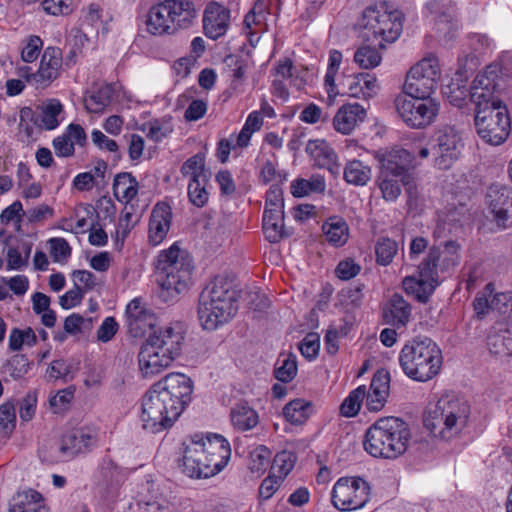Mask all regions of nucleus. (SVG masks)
<instances>
[{
    "mask_svg": "<svg viewBox=\"0 0 512 512\" xmlns=\"http://www.w3.org/2000/svg\"><path fill=\"white\" fill-rule=\"evenodd\" d=\"M271 451L260 445L250 452L248 467L253 473H263L270 465Z\"/></svg>",
    "mask_w": 512,
    "mask_h": 512,
    "instance_id": "3c124183",
    "label": "nucleus"
},
{
    "mask_svg": "<svg viewBox=\"0 0 512 512\" xmlns=\"http://www.w3.org/2000/svg\"><path fill=\"white\" fill-rule=\"evenodd\" d=\"M43 46V42L39 36H30L28 43L22 49L21 57L24 62L31 63L35 61L39 54L40 50Z\"/></svg>",
    "mask_w": 512,
    "mask_h": 512,
    "instance_id": "0e129e2a",
    "label": "nucleus"
},
{
    "mask_svg": "<svg viewBox=\"0 0 512 512\" xmlns=\"http://www.w3.org/2000/svg\"><path fill=\"white\" fill-rule=\"evenodd\" d=\"M411 319V305L395 293L383 308V320L395 328H405Z\"/></svg>",
    "mask_w": 512,
    "mask_h": 512,
    "instance_id": "c756f323",
    "label": "nucleus"
},
{
    "mask_svg": "<svg viewBox=\"0 0 512 512\" xmlns=\"http://www.w3.org/2000/svg\"><path fill=\"white\" fill-rule=\"evenodd\" d=\"M361 271V266L353 259L347 258L338 263L335 268V275L341 280H350L356 277Z\"/></svg>",
    "mask_w": 512,
    "mask_h": 512,
    "instance_id": "13d9d810",
    "label": "nucleus"
},
{
    "mask_svg": "<svg viewBox=\"0 0 512 512\" xmlns=\"http://www.w3.org/2000/svg\"><path fill=\"white\" fill-rule=\"evenodd\" d=\"M474 124L478 136L493 146L505 142L511 130L507 109L501 104L475 107Z\"/></svg>",
    "mask_w": 512,
    "mask_h": 512,
    "instance_id": "9d476101",
    "label": "nucleus"
},
{
    "mask_svg": "<svg viewBox=\"0 0 512 512\" xmlns=\"http://www.w3.org/2000/svg\"><path fill=\"white\" fill-rule=\"evenodd\" d=\"M9 512H49V509L41 493L28 489L13 497Z\"/></svg>",
    "mask_w": 512,
    "mask_h": 512,
    "instance_id": "2f4dec72",
    "label": "nucleus"
},
{
    "mask_svg": "<svg viewBox=\"0 0 512 512\" xmlns=\"http://www.w3.org/2000/svg\"><path fill=\"white\" fill-rule=\"evenodd\" d=\"M24 215L25 212L23 210L22 203L20 201H15L2 211L0 221L5 225L14 222L16 224V229L19 230L21 227L22 217Z\"/></svg>",
    "mask_w": 512,
    "mask_h": 512,
    "instance_id": "6e6d98bb",
    "label": "nucleus"
},
{
    "mask_svg": "<svg viewBox=\"0 0 512 512\" xmlns=\"http://www.w3.org/2000/svg\"><path fill=\"white\" fill-rule=\"evenodd\" d=\"M172 221V212L168 204L158 203L154 206L148 229V240L153 246H157L166 238Z\"/></svg>",
    "mask_w": 512,
    "mask_h": 512,
    "instance_id": "a878e982",
    "label": "nucleus"
},
{
    "mask_svg": "<svg viewBox=\"0 0 512 512\" xmlns=\"http://www.w3.org/2000/svg\"><path fill=\"white\" fill-rule=\"evenodd\" d=\"M371 487L361 477H341L333 486L331 500L340 511L357 510L366 505L370 499Z\"/></svg>",
    "mask_w": 512,
    "mask_h": 512,
    "instance_id": "ddd939ff",
    "label": "nucleus"
},
{
    "mask_svg": "<svg viewBox=\"0 0 512 512\" xmlns=\"http://www.w3.org/2000/svg\"><path fill=\"white\" fill-rule=\"evenodd\" d=\"M31 365L32 362L24 354H15L1 366V373L13 380H20L30 371Z\"/></svg>",
    "mask_w": 512,
    "mask_h": 512,
    "instance_id": "58836bf2",
    "label": "nucleus"
},
{
    "mask_svg": "<svg viewBox=\"0 0 512 512\" xmlns=\"http://www.w3.org/2000/svg\"><path fill=\"white\" fill-rule=\"evenodd\" d=\"M441 78L439 60L428 56L410 68L403 91L407 96H430L435 92Z\"/></svg>",
    "mask_w": 512,
    "mask_h": 512,
    "instance_id": "f8f14e48",
    "label": "nucleus"
},
{
    "mask_svg": "<svg viewBox=\"0 0 512 512\" xmlns=\"http://www.w3.org/2000/svg\"><path fill=\"white\" fill-rule=\"evenodd\" d=\"M230 22V11L224 6L212 2L209 3L203 15V29L205 35L217 40L227 32Z\"/></svg>",
    "mask_w": 512,
    "mask_h": 512,
    "instance_id": "5701e85b",
    "label": "nucleus"
},
{
    "mask_svg": "<svg viewBox=\"0 0 512 512\" xmlns=\"http://www.w3.org/2000/svg\"><path fill=\"white\" fill-rule=\"evenodd\" d=\"M155 315L144 308L138 299L132 300L126 307V325L133 337L143 336L148 329H155Z\"/></svg>",
    "mask_w": 512,
    "mask_h": 512,
    "instance_id": "b1692460",
    "label": "nucleus"
},
{
    "mask_svg": "<svg viewBox=\"0 0 512 512\" xmlns=\"http://www.w3.org/2000/svg\"><path fill=\"white\" fill-rule=\"evenodd\" d=\"M94 441V437L88 431L82 428L73 429L63 435L59 450L64 459H72L80 453L89 451Z\"/></svg>",
    "mask_w": 512,
    "mask_h": 512,
    "instance_id": "c85d7f7f",
    "label": "nucleus"
},
{
    "mask_svg": "<svg viewBox=\"0 0 512 512\" xmlns=\"http://www.w3.org/2000/svg\"><path fill=\"white\" fill-rule=\"evenodd\" d=\"M366 396V387L361 385L352 390L340 406V413L344 417H354L358 414L361 402Z\"/></svg>",
    "mask_w": 512,
    "mask_h": 512,
    "instance_id": "de8ad7c7",
    "label": "nucleus"
},
{
    "mask_svg": "<svg viewBox=\"0 0 512 512\" xmlns=\"http://www.w3.org/2000/svg\"><path fill=\"white\" fill-rule=\"evenodd\" d=\"M63 118V105L58 99L51 98L36 106L35 109L23 107L20 110V127L24 122L31 121L39 129L51 131L60 125Z\"/></svg>",
    "mask_w": 512,
    "mask_h": 512,
    "instance_id": "dca6fc26",
    "label": "nucleus"
},
{
    "mask_svg": "<svg viewBox=\"0 0 512 512\" xmlns=\"http://www.w3.org/2000/svg\"><path fill=\"white\" fill-rule=\"evenodd\" d=\"M370 43L359 47L354 53V61L363 69H372L378 66L381 62V55L379 51Z\"/></svg>",
    "mask_w": 512,
    "mask_h": 512,
    "instance_id": "49530a36",
    "label": "nucleus"
},
{
    "mask_svg": "<svg viewBox=\"0 0 512 512\" xmlns=\"http://www.w3.org/2000/svg\"><path fill=\"white\" fill-rule=\"evenodd\" d=\"M72 0H43V10L51 15H67L72 11Z\"/></svg>",
    "mask_w": 512,
    "mask_h": 512,
    "instance_id": "052dcab7",
    "label": "nucleus"
},
{
    "mask_svg": "<svg viewBox=\"0 0 512 512\" xmlns=\"http://www.w3.org/2000/svg\"><path fill=\"white\" fill-rule=\"evenodd\" d=\"M169 17L170 25L175 34L180 30L191 27L197 18L198 10L190 0H164L162 1Z\"/></svg>",
    "mask_w": 512,
    "mask_h": 512,
    "instance_id": "4be33fe9",
    "label": "nucleus"
},
{
    "mask_svg": "<svg viewBox=\"0 0 512 512\" xmlns=\"http://www.w3.org/2000/svg\"><path fill=\"white\" fill-rule=\"evenodd\" d=\"M168 18L163 2L152 5L145 20L147 32L159 37L175 35Z\"/></svg>",
    "mask_w": 512,
    "mask_h": 512,
    "instance_id": "7c9ffc66",
    "label": "nucleus"
},
{
    "mask_svg": "<svg viewBox=\"0 0 512 512\" xmlns=\"http://www.w3.org/2000/svg\"><path fill=\"white\" fill-rule=\"evenodd\" d=\"M100 474L104 484L108 487L117 486L126 478L125 471L110 458H104L102 460Z\"/></svg>",
    "mask_w": 512,
    "mask_h": 512,
    "instance_id": "a18cd8bd",
    "label": "nucleus"
},
{
    "mask_svg": "<svg viewBox=\"0 0 512 512\" xmlns=\"http://www.w3.org/2000/svg\"><path fill=\"white\" fill-rule=\"evenodd\" d=\"M84 290L77 283L59 298V304L63 309H71L79 305L83 299Z\"/></svg>",
    "mask_w": 512,
    "mask_h": 512,
    "instance_id": "680f3d73",
    "label": "nucleus"
},
{
    "mask_svg": "<svg viewBox=\"0 0 512 512\" xmlns=\"http://www.w3.org/2000/svg\"><path fill=\"white\" fill-rule=\"evenodd\" d=\"M294 456L292 453L287 451L279 452L275 455L272 469L279 473L278 477L283 479L294 467Z\"/></svg>",
    "mask_w": 512,
    "mask_h": 512,
    "instance_id": "4d7b16f0",
    "label": "nucleus"
},
{
    "mask_svg": "<svg viewBox=\"0 0 512 512\" xmlns=\"http://www.w3.org/2000/svg\"><path fill=\"white\" fill-rule=\"evenodd\" d=\"M398 250L396 241L389 238H380L375 246L376 261L382 266L389 265Z\"/></svg>",
    "mask_w": 512,
    "mask_h": 512,
    "instance_id": "8fccbe9b",
    "label": "nucleus"
},
{
    "mask_svg": "<svg viewBox=\"0 0 512 512\" xmlns=\"http://www.w3.org/2000/svg\"><path fill=\"white\" fill-rule=\"evenodd\" d=\"M376 182L385 201L394 202L401 195L403 184L400 177L378 174Z\"/></svg>",
    "mask_w": 512,
    "mask_h": 512,
    "instance_id": "c03bdc74",
    "label": "nucleus"
},
{
    "mask_svg": "<svg viewBox=\"0 0 512 512\" xmlns=\"http://www.w3.org/2000/svg\"><path fill=\"white\" fill-rule=\"evenodd\" d=\"M156 269L164 301H173L179 294L188 291L194 265L189 253L177 243L159 253Z\"/></svg>",
    "mask_w": 512,
    "mask_h": 512,
    "instance_id": "423d86ee",
    "label": "nucleus"
},
{
    "mask_svg": "<svg viewBox=\"0 0 512 512\" xmlns=\"http://www.w3.org/2000/svg\"><path fill=\"white\" fill-rule=\"evenodd\" d=\"M16 415L15 408L10 403H4L0 406V429L4 431L12 430L15 427Z\"/></svg>",
    "mask_w": 512,
    "mask_h": 512,
    "instance_id": "774afa93",
    "label": "nucleus"
},
{
    "mask_svg": "<svg viewBox=\"0 0 512 512\" xmlns=\"http://www.w3.org/2000/svg\"><path fill=\"white\" fill-rule=\"evenodd\" d=\"M470 412V405L465 399L441 397L427 411L424 417V426L433 437L450 441L466 427Z\"/></svg>",
    "mask_w": 512,
    "mask_h": 512,
    "instance_id": "6e6552de",
    "label": "nucleus"
},
{
    "mask_svg": "<svg viewBox=\"0 0 512 512\" xmlns=\"http://www.w3.org/2000/svg\"><path fill=\"white\" fill-rule=\"evenodd\" d=\"M399 364L410 379L426 382L434 378L442 365V352L427 336H416L405 343L399 353Z\"/></svg>",
    "mask_w": 512,
    "mask_h": 512,
    "instance_id": "0eeeda50",
    "label": "nucleus"
},
{
    "mask_svg": "<svg viewBox=\"0 0 512 512\" xmlns=\"http://www.w3.org/2000/svg\"><path fill=\"white\" fill-rule=\"evenodd\" d=\"M426 15L434 21L439 36L450 41L459 29L456 9L450 2L431 0L425 5Z\"/></svg>",
    "mask_w": 512,
    "mask_h": 512,
    "instance_id": "a211bd4d",
    "label": "nucleus"
},
{
    "mask_svg": "<svg viewBox=\"0 0 512 512\" xmlns=\"http://www.w3.org/2000/svg\"><path fill=\"white\" fill-rule=\"evenodd\" d=\"M119 328L114 317H107L97 330V339L103 343L109 342L117 333Z\"/></svg>",
    "mask_w": 512,
    "mask_h": 512,
    "instance_id": "69168bd1",
    "label": "nucleus"
},
{
    "mask_svg": "<svg viewBox=\"0 0 512 512\" xmlns=\"http://www.w3.org/2000/svg\"><path fill=\"white\" fill-rule=\"evenodd\" d=\"M236 292L226 275L215 276L199 296L198 319L205 330L213 331L235 315Z\"/></svg>",
    "mask_w": 512,
    "mask_h": 512,
    "instance_id": "20e7f679",
    "label": "nucleus"
},
{
    "mask_svg": "<svg viewBox=\"0 0 512 512\" xmlns=\"http://www.w3.org/2000/svg\"><path fill=\"white\" fill-rule=\"evenodd\" d=\"M231 423L238 431H248L256 427L259 416L247 403L236 404L230 412Z\"/></svg>",
    "mask_w": 512,
    "mask_h": 512,
    "instance_id": "473e14b6",
    "label": "nucleus"
},
{
    "mask_svg": "<svg viewBox=\"0 0 512 512\" xmlns=\"http://www.w3.org/2000/svg\"><path fill=\"white\" fill-rule=\"evenodd\" d=\"M114 196L122 202H130L138 193V182L128 172H122L115 176L113 183Z\"/></svg>",
    "mask_w": 512,
    "mask_h": 512,
    "instance_id": "f704fd0d",
    "label": "nucleus"
},
{
    "mask_svg": "<svg viewBox=\"0 0 512 512\" xmlns=\"http://www.w3.org/2000/svg\"><path fill=\"white\" fill-rule=\"evenodd\" d=\"M310 403L303 399H294L283 408V415L291 424H303L309 417Z\"/></svg>",
    "mask_w": 512,
    "mask_h": 512,
    "instance_id": "37998d69",
    "label": "nucleus"
},
{
    "mask_svg": "<svg viewBox=\"0 0 512 512\" xmlns=\"http://www.w3.org/2000/svg\"><path fill=\"white\" fill-rule=\"evenodd\" d=\"M208 181H201V179H190L188 184V197L190 202L197 206L203 207L209 198V193L206 190Z\"/></svg>",
    "mask_w": 512,
    "mask_h": 512,
    "instance_id": "603ef678",
    "label": "nucleus"
},
{
    "mask_svg": "<svg viewBox=\"0 0 512 512\" xmlns=\"http://www.w3.org/2000/svg\"><path fill=\"white\" fill-rule=\"evenodd\" d=\"M344 180L354 186H365L372 177V170L369 165L354 159L349 161L343 170Z\"/></svg>",
    "mask_w": 512,
    "mask_h": 512,
    "instance_id": "e433bc0d",
    "label": "nucleus"
},
{
    "mask_svg": "<svg viewBox=\"0 0 512 512\" xmlns=\"http://www.w3.org/2000/svg\"><path fill=\"white\" fill-rule=\"evenodd\" d=\"M283 207V190L279 185L273 184L266 193L265 208L283 210Z\"/></svg>",
    "mask_w": 512,
    "mask_h": 512,
    "instance_id": "338daca9",
    "label": "nucleus"
},
{
    "mask_svg": "<svg viewBox=\"0 0 512 512\" xmlns=\"http://www.w3.org/2000/svg\"><path fill=\"white\" fill-rule=\"evenodd\" d=\"M193 381L172 372L154 383L142 399L141 421L144 430L159 433L173 426L191 401Z\"/></svg>",
    "mask_w": 512,
    "mask_h": 512,
    "instance_id": "f257e3e1",
    "label": "nucleus"
},
{
    "mask_svg": "<svg viewBox=\"0 0 512 512\" xmlns=\"http://www.w3.org/2000/svg\"><path fill=\"white\" fill-rule=\"evenodd\" d=\"M297 371L296 356L293 353L282 354L275 364L274 376L282 383H289L295 378Z\"/></svg>",
    "mask_w": 512,
    "mask_h": 512,
    "instance_id": "79ce46f5",
    "label": "nucleus"
},
{
    "mask_svg": "<svg viewBox=\"0 0 512 512\" xmlns=\"http://www.w3.org/2000/svg\"><path fill=\"white\" fill-rule=\"evenodd\" d=\"M326 240L335 247L343 246L349 237V227L344 219L330 217L322 226Z\"/></svg>",
    "mask_w": 512,
    "mask_h": 512,
    "instance_id": "72a5a7b5",
    "label": "nucleus"
},
{
    "mask_svg": "<svg viewBox=\"0 0 512 512\" xmlns=\"http://www.w3.org/2000/svg\"><path fill=\"white\" fill-rule=\"evenodd\" d=\"M181 174L191 179H201V181H209L211 173L205 169V156L197 153L188 158L181 166Z\"/></svg>",
    "mask_w": 512,
    "mask_h": 512,
    "instance_id": "ea45409f",
    "label": "nucleus"
},
{
    "mask_svg": "<svg viewBox=\"0 0 512 512\" xmlns=\"http://www.w3.org/2000/svg\"><path fill=\"white\" fill-rule=\"evenodd\" d=\"M49 244L50 254L54 262H65L71 256L72 249L66 239L51 238Z\"/></svg>",
    "mask_w": 512,
    "mask_h": 512,
    "instance_id": "864d4df0",
    "label": "nucleus"
},
{
    "mask_svg": "<svg viewBox=\"0 0 512 512\" xmlns=\"http://www.w3.org/2000/svg\"><path fill=\"white\" fill-rule=\"evenodd\" d=\"M74 397V390L65 388L49 399V403L54 413H61L67 409L68 405Z\"/></svg>",
    "mask_w": 512,
    "mask_h": 512,
    "instance_id": "bf43d9fd",
    "label": "nucleus"
},
{
    "mask_svg": "<svg viewBox=\"0 0 512 512\" xmlns=\"http://www.w3.org/2000/svg\"><path fill=\"white\" fill-rule=\"evenodd\" d=\"M186 329L182 322H172L154 329L147 338L176 358L182 354Z\"/></svg>",
    "mask_w": 512,
    "mask_h": 512,
    "instance_id": "aec40b11",
    "label": "nucleus"
},
{
    "mask_svg": "<svg viewBox=\"0 0 512 512\" xmlns=\"http://www.w3.org/2000/svg\"><path fill=\"white\" fill-rule=\"evenodd\" d=\"M37 396L35 392H28L26 396L20 401L19 415L21 420L30 421L36 411Z\"/></svg>",
    "mask_w": 512,
    "mask_h": 512,
    "instance_id": "e2e57ef3",
    "label": "nucleus"
},
{
    "mask_svg": "<svg viewBox=\"0 0 512 512\" xmlns=\"http://www.w3.org/2000/svg\"><path fill=\"white\" fill-rule=\"evenodd\" d=\"M409 425L397 417H384L371 425L364 436L365 451L375 458L396 459L403 455L410 442Z\"/></svg>",
    "mask_w": 512,
    "mask_h": 512,
    "instance_id": "39448f33",
    "label": "nucleus"
},
{
    "mask_svg": "<svg viewBox=\"0 0 512 512\" xmlns=\"http://www.w3.org/2000/svg\"><path fill=\"white\" fill-rule=\"evenodd\" d=\"M365 118L366 110L363 106L358 103L344 104L333 118V127L337 132L349 135Z\"/></svg>",
    "mask_w": 512,
    "mask_h": 512,
    "instance_id": "cd10ccee",
    "label": "nucleus"
},
{
    "mask_svg": "<svg viewBox=\"0 0 512 512\" xmlns=\"http://www.w3.org/2000/svg\"><path fill=\"white\" fill-rule=\"evenodd\" d=\"M500 74V65L490 64L483 72L476 76L469 93L475 107L501 104L496 95L501 86Z\"/></svg>",
    "mask_w": 512,
    "mask_h": 512,
    "instance_id": "2eb2a0df",
    "label": "nucleus"
},
{
    "mask_svg": "<svg viewBox=\"0 0 512 512\" xmlns=\"http://www.w3.org/2000/svg\"><path fill=\"white\" fill-rule=\"evenodd\" d=\"M458 248L454 241H448L443 252L437 247L430 248L427 257L418 266L417 274L403 279L402 286L405 292L418 302L426 303L439 285L438 269L448 270L458 264Z\"/></svg>",
    "mask_w": 512,
    "mask_h": 512,
    "instance_id": "f03ea898",
    "label": "nucleus"
},
{
    "mask_svg": "<svg viewBox=\"0 0 512 512\" xmlns=\"http://www.w3.org/2000/svg\"><path fill=\"white\" fill-rule=\"evenodd\" d=\"M306 153L314 161V165L326 169L333 177H338L341 172V164L335 150L323 139L309 140Z\"/></svg>",
    "mask_w": 512,
    "mask_h": 512,
    "instance_id": "412c9836",
    "label": "nucleus"
},
{
    "mask_svg": "<svg viewBox=\"0 0 512 512\" xmlns=\"http://www.w3.org/2000/svg\"><path fill=\"white\" fill-rule=\"evenodd\" d=\"M390 391V375L385 370L374 374L370 389L366 392V407L371 412L380 411L386 404Z\"/></svg>",
    "mask_w": 512,
    "mask_h": 512,
    "instance_id": "bb28decb",
    "label": "nucleus"
},
{
    "mask_svg": "<svg viewBox=\"0 0 512 512\" xmlns=\"http://www.w3.org/2000/svg\"><path fill=\"white\" fill-rule=\"evenodd\" d=\"M320 337L317 333H308L299 343V350L307 360H314L319 353Z\"/></svg>",
    "mask_w": 512,
    "mask_h": 512,
    "instance_id": "5fc2aeb1",
    "label": "nucleus"
},
{
    "mask_svg": "<svg viewBox=\"0 0 512 512\" xmlns=\"http://www.w3.org/2000/svg\"><path fill=\"white\" fill-rule=\"evenodd\" d=\"M487 347L491 354L497 356L512 355V334L507 329L491 332L487 337Z\"/></svg>",
    "mask_w": 512,
    "mask_h": 512,
    "instance_id": "4c0bfd02",
    "label": "nucleus"
},
{
    "mask_svg": "<svg viewBox=\"0 0 512 512\" xmlns=\"http://www.w3.org/2000/svg\"><path fill=\"white\" fill-rule=\"evenodd\" d=\"M177 358L149 338L143 342L138 353L139 369L143 376L151 377L172 365Z\"/></svg>",
    "mask_w": 512,
    "mask_h": 512,
    "instance_id": "f3484780",
    "label": "nucleus"
},
{
    "mask_svg": "<svg viewBox=\"0 0 512 512\" xmlns=\"http://www.w3.org/2000/svg\"><path fill=\"white\" fill-rule=\"evenodd\" d=\"M326 182L322 175L314 174L309 179H297L292 183V194L304 197L311 193H324Z\"/></svg>",
    "mask_w": 512,
    "mask_h": 512,
    "instance_id": "a19ab883",
    "label": "nucleus"
},
{
    "mask_svg": "<svg viewBox=\"0 0 512 512\" xmlns=\"http://www.w3.org/2000/svg\"><path fill=\"white\" fill-rule=\"evenodd\" d=\"M397 112L403 122L413 129L431 125L439 112L440 105L430 96H398L395 100Z\"/></svg>",
    "mask_w": 512,
    "mask_h": 512,
    "instance_id": "9b49d317",
    "label": "nucleus"
},
{
    "mask_svg": "<svg viewBox=\"0 0 512 512\" xmlns=\"http://www.w3.org/2000/svg\"><path fill=\"white\" fill-rule=\"evenodd\" d=\"M37 343V336L31 327L26 329L13 328L9 335V349L19 351L24 345L29 347Z\"/></svg>",
    "mask_w": 512,
    "mask_h": 512,
    "instance_id": "09e8293b",
    "label": "nucleus"
},
{
    "mask_svg": "<svg viewBox=\"0 0 512 512\" xmlns=\"http://www.w3.org/2000/svg\"><path fill=\"white\" fill-rule=\"evenodd\" d=\"M114 88L111 84H102L84 100L85 108L90 113H100L111 103Z\"/></svg>",
    "mask_w": 512,
    "mask_h": 512,
    "instance_id": "c9c22d12",
    "label": "nucleus"
},
{
    "mask_svg": "<svg viewBox=\"0 0 512 512\" xmlns=\"http://www.w3.org/2000/svg\"><path fill=\"white\" fill-rule=\"evenodd\" d=\"M403 13L388 2L367 7L362 15L361 37L364 42L379 48L395 42L403 30Z\"/></svg>",
    "mask_w": 512,
    "mask_h": 512,
    "instance_id": "1a4fd4ad",
    "label": "nucleus"
},
{
    "mask_svg": "<svg viewBox=\"0 0 512 512\" xmlns=\"http://www.w3.org/2000/svg\"><path fill=\"white\" fill-rule=\"evenodd\" d=\"M432 154L434 165L440 170H447L459 159L464 143L454 126L439 128L433 138Z\"/></svg>",
    "mask_w": 512,
    "mask_h": 512,
    "instance_id": "4468645a",
    "label": "nucleus"
},
{
    "mask_svg": "<svg viewBox=\"0 0 512 512\" xmlns=\"http://www.w3.org/2000/svg\"><path fill=\"white\" fill-rule=\"evenodd\" d=\"M230 456V444L222 435L212 434L206 440H193L185 449L183 472L192 478L214 476L227 465Z\"/></svg>",
    "mask_w": 512,
    "mask_h": 512,
    "instance_id": "7ed1b4c3",
    "label": "nucleus"
},
{
    "mask_svg": "<svg viewBox=\"0 0 512 512\" xmlns=\"http://www.w3.org/2000/svg\"><path fill=\"white\" fill-rule=\"evenodd\" d=\"M486 203L496 221L504 224L512 212V189L502 184H492L486 194Z\"/></svg>",
    "mask_w": 512,
    "mask_h": 512,
    "instance_id": "393cba45",
    "label": "nucleus"
},
{
    "mask_svg": "<svg viewBox=\"0 0 512 512\" xmlns=\"http://www.w3.org/2000/svg\"><path fill=\"white\" fill-rule=\"evenodd\" d=\"M376 157L380 163L379 174L400 177L402 183H407L413 162V156L408 150L393 148L383 153H377Z\"/></svg>",
    "mask_w": 512,
    "mask_h": 512,
    "instance_id": "6ab92c4d",
    "label": "nucleus"
}]
</instances>
